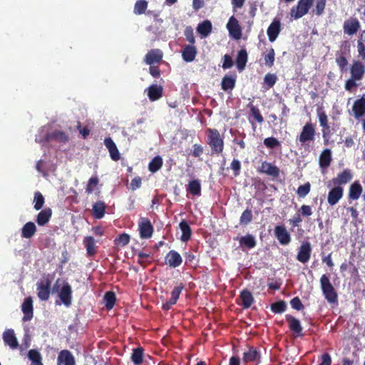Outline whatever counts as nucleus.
Instances as JSON below:
<instances>
[{
  "label": "nucleus",
  "mask_w": 365,
  "mask_h": 365,
  "mask_svg": "<svg viewBox=\"0 0 365 365\" xmlns=\"http://www.w3.org/2000/svg\"><path fill=\"white\" fill-rule=\"evenodd\" d=\"M183 287L181 285H178L174 287L173 290L171 293V297H170V304H175L177 302L178 299L179 298V296L182 290Z\"/></svg>",
  "instance_id": "obj_53"
},
{
  "label": "nucleus",
  "mask_w": 365,
  "mask_h": 365,
  "mask_svg": "<svg viewBox=\"0 0 365 365\" xmlns=\"http://www.w3.org/2000/svg\"><path fill=\"white\" fill-rule=\"evenodd\" d=\"M147 94L151 101H155L160 99L163 94V88L161 86L156 84L151 85L147 89Z\"/></svg>",
  "instance_id": "obj_19"
},
{
  "label": "nucleus",
  "mask_w": 365,
  "mask_h": 365,
  "mask_svg": "<svg viewBox=\"0 0 365 365\" xmlns=\"http://www.w3.org/2000/svg\"><path fill=\"white\" fill-rule=\"evenodd\" d=\"M28 357L31 361V364L39 363L42 358L41 354L36 350H30L28 353Z\"/></svg>",
  "instance_id": "obj_51"
},
{
  "label": "nucleus",
  "mask_w": 365,
  "mask_h": 365,
  "mask_svg": "<svg viewBox=\"0 0 365 365\" xmlns=\"http://www.w3.org/2000/svg\"><path fill=\"white\" fill-rule=\"evenodd\" d=\"M321 288L325 299L329 303H334L337 300V294L334 287L331 284L329 279L326 274H323L320 278Z\"/></svg>",
  "instance_id": "obj_3"
},
{
  "label": "nucleus",
  "mask_w": 365,
  "mask_h": 365,
  "mask_svg": "<svg viewBox=\"0 0 365 365\" xmlns=\"http://www.w3.org/2000/svg\"><path fill=\"white\" fill-rule=\"evenodd\" d=\"M182 259L180 255L175 250L170 251L165 257V262L171 267H177L181 264Z\"/></svg>",
  "instance_id": "obj_18"
},
{
  "label": "nucleus",
  "mask_w": 365,
  "mask_h": 365,
  "mask_svg": "<svg viewBox=\"0 0 365 365\" xmlns=\"http://www.w3.org/2000/svg\"><path fill=\"white\" fill-rule=\"evenodd\" d=\"M353 111L356 118H359L365 113V98H361L356 100L353 106Z\"/></svg>",
  "instance_id": "obj_28"
},
{
  "label": "nucleus",
  "mask_w": 365,
  "mask_h": 365,
  "mask_svg": "<svg viewBox=\"0 0 365 365\" xmlns=\"http://www.w3.org/2000/svg\"><path fill=\"white\" fill-rule=\"evenodd\" d=\"M242 360L246 363H257L259 361V354L256 349L251 348L244 353Z\"/></svg>",
  "instance_id": "obj_30"
},
{
  "label": "nucleus",
  "mask_w": 365,
  "mask_h": 365,
  "mask_svg": "<svg viewBox=\"0 0 365 365\" xmlns=\"http://www.w3.org/2000/svg\"><path fill=\"white\" fill-rule=\"evenodd\" d=\"M131 360L135 365L141 364L143 361V349L140 348L134 349L131 355Z\"/></svg>",
  "instance_id": "obj_47"
},
{
  "label": "nucleus",
  "mask_w": 365,
  "mask_h": 365,
  "mask_svg": "<svg viewBox=\"0 0 365 365\" xmlns=\"http://www.w3.org/2000/svg\"><path fill=\"white\" fill-rule=\"evenodd\" d=\"M179 226L182 232L181 240L183 242L187 241L191 235V230L190 226L185 221L181 222Z\"/></svg>",
  "instance_id": "obj_40"
},
{
  "label": "nucleus",
  "mask_w": 365,
  "mask_h": 365,
  "mask_svg": "<svg viewBox=\"0 0 365 365\" xmlns=\"http://www.w3.org/2000/svg\"><path fill=\"white\" fill-rule=\"evenodd\" d=\"M286 307L285 302L280 301L272 305V310L275 313H282L285 311Z\"/></svg>",
  "instance_id": "obj_57"
},
{
  "label": "nucleus",
  "mask_w": 365,
  "mask_h": 365,
  "mask_svg": "<svg viewBox=\"0 0 365 365\" xmlns=\"http://www.w3.org/2000/svg\"><path fill=\"white\" fill-rule=\"evenodd\" d=\"M148 8V1L145 0H138L134 5L133 12L135 14L140 15L145 12Z\"/></svg>",
  "instance_id": "obj_42"
},
{
  "label": "nucleus",
  "mask_w": 365,
  "mask_h": 365,
  "mask_svg": "<svg viewBox=\"0 0 365 365\" xmlns=\"http://www.w3.org/2000/svg\"><path fill=\"white\" fill-rule=\"evenodd\" d=\"M60 288L58 291V297L61 300L62 303L66 307H69L71 304L72 300V289L68 283L58 279L53 289Z\"/></svg>",
  "instance_id": "obj_2"
},
{
  "label": "nucleus",
  "mask_w": 365,
  "mask_h": 365,
  "mask_svg": "<svg viewBox=\"0 0 365 365\" xmlns=\"http://www.w3.org/2000/svg\"><path fill=\"white\" fill-rule=\"evenodd\" d=\"M357 50L359 52V56L363 59H365V44L364 42L359 40L357 41Z\"/></svg>",
  "instance_id": "obj_64"
},
{
  "label": "nucleus",
  "mask_w": 365,
  "mask_h": 365,
  "mask_svg": "<svg viewBox=\"0 0 365 365\" xmlns=\"http://www.w3.org/2000/svg\"><path fill=\"white\" fill-rule=\"evenodd\" d=\"M58 365H75L76 361L73 354L68 350L61 351L57 359Z\"/></svg>",
  "instance_id": "obj_16"
},
{
  "label": "nucleus",
  "mask_w": 365,
  "mask_h": 365,
  "mask_svg": "<svg viewBox=\"0 0 365 365\" xmlns=\"http://www.w3.org/2000/svg\"><path fill=\"white\" fill-rule=\"evenodd\" d=\"M316 135V126L312 122H307L302 128V130L297 137V140L302 144L314 141Z\"/></svg>",
  "instance_id": "obj_5"
},
{
  "label": "nucleus",
  "mask_w": 365,
  "mask_h": 365,
  "mask_svg": "<svg viewBox=\"0 0 365 365\" xmlns=\"http://www.w3.org/2000/svg\"><path fill=\"white\" fill-rule=\"evenodd\" d=\"M204 152V148L200 144H194L192 149V155L194 158H199Z\"/></svg>",
  "instance_id": "obj_61"
},
{
  "label": "nucleus",
  "mask_w": 365,
  "mask_h": 365,
  "mask_svg": "<svg viewBox=\"0 0 365 365\" xmlns=\"http://www.w3.org/2000/svg\"><path fill=\"white\" fill-rule=\"evenodd\" d=\"M317 116L321 127H325L329 125L328 117L326 113L322 109L317 110Z\"/></svg>",
  "instance_id": "obj_52"
},
{
  "label": "nucleus",
  "mask_w": 365,
  "mask_h": 365,
  "mask_svg": "<svg viewBox=\"0 0 365 365\" xmlns=\"http://www.w3.org/2000/svg\"><path fill=\"white\" fill-rule=\"evenodd\" d=\"M322 137H323L324 143H327L329 141V139L331 136V134L330 126H329V125H327V126L322 127Z\"/></svg>",
  "instance_id": "obj_63"
},
{
  "label": "nucleus",
  "mask_w": 365,
  "mask_h": 365,
  "mask_svg": "<svg viewBox=\"0 0 365 365\" xmlns=\"http://www.w3.org/2000/svg\"><path fill=\"white\" fill-rule=\"evenodd\" d=\"M263 56L265 65L269 68L272 67L275 59V52L274 48H269L267 53H263Z\"/></svg>",
  "instance_id": "obj_43"
},
{
  "label": "nucleus",
  "mask_w": 365,
  "mask_h": 365,
  "mask_svg": "<svg viewBox=\"0 0 365 365\" xmlns=\"http://www.w3.org/2000/svg\"><path fill=\"white\" fill-rule=\"evenodd\" d=\"M83 244L86 248L87 254L90 256L93 255L96 252L95 240L92 237H86L83 240Z\"/></svg>",
  "instance_id": "obj_34"
},
{
  "label": "nucleus",
  "mask_w": 365,
  "mask_h": 365,
  "mask_svg": "<svg viewBox=\"0 0 365 365\" xmlns=\"http://www.w3.org/2000/svg\"><path fill=\"white\" fill-rule=\"evenodd\" d=\"M264 145L267 148H275L281 145L280 142L274 137H269L264 140Z\"/></svg>",
  "instance_id": "obj_50"
},
{
  "label": "nucleus",
  "mask_w": 365,
  "mask_h": 365,
  "mask_svg": "<svg viewBox=\"0 0 365 365\" xmlns=\"http://www.w3.org/2000/svg\"><path fill=\"white\" fill-rule=\"evenodd\" d=\"M277 81V77L274 73H267L264 77V83L268 88H272Z\"/></svg>",
  "instance_id": "obj_46"
},
{
  "label": "nucleus",
  "mask_w": 365,
  "mask_h": 365,
  "mask_svg": "<svg viewBox=\"0 0 365 365\" xmlns=\"http://www.w3.org/2000/svg\"><path fill=\"white\" fill-rule=\"evenodd\" d=\"M130 236L128 234H121L115 240V242L117 245L123 247L129 243Z\"/></svg>",
  "instance_id": "obj_56"
},
{
  "label": "nucleus",
  "mask_w": 365,
  "mask_h": 365,
  "mask_svg": "<svg viewBox=\"0 0 365 365\" xmlns=\"http://www.w3.org/2000/svg\"><path fill=\"white\" fill-rule=\"evenodd\" d=\"M287 320L289 323V329L297 335H301L302 328L299 321L292 316H287Z\"/></svg>",
  "instance_id": "obj_31"
},
{
  "label": "nucleus",
  "mask_w": 365,
  "mask_h": 365,
  "mask_svg": "<svg viewBox=\"0 0 365 365\" xmlns=\"http://www.w3.org/2000/svg\"><path fill=\"white\" fill-rule=\"evenodd\" d=\"M163 57V53L160 49L153 48L145 56L144 61L148 65H153L160 63Z\"/></svg>",
  "instance_id": "obj_11"
},
{
  "label": "nucleus",
  "mask_w": 365,
  "mask_h": 365,
  "mask_svg": "<svg viewBox=\"0 0 365 365\" xmlns=\"http://www.w3.org/2000/svg\"><path fill=\"white\" fill-rule=\"evenodd\" d=\"M104 144H105L106 147L108 148V150L110 153V156L112 158V160H119L120 153L118 152V150L117 148L115 143L112 140V138L110 137L106 138L104 140Z\"/></svg>",
  "instance_id": "obj_25"
},
{
  "label": "nucleus",
  "mask_w": 365,
  "mask_h": 365,
  "mask_svg": "<svg viewBox=\"0 0 365 365\" xmlns=\"http://www.w3.org/2000/svg\"><path fill=\"white\" fill-rule=\"evenodd\" d=\"M313 0H299L297 4L290 10V16L294 19H299L306 15L312 6Z\"/></svg>",
  "instance_id": "obj_4"
},
{
  "label": "nucleus",
  "mask_w": 365,
  "mask_h": 365,
  "mask_svg": "<svg viewBox=\"0 0 365 365\" xmlns=\"http://www.w3.org/2000/svg\"><path fill=\"white\" fill-rule=\"evenodd\" d=\"M351 77L361 81L365 74V66L359 61H354L350 67Z\"/></svg>",
  "instance_id": "obj_12"
},
{
  "label": "nucleus",
  "mask_w": 365,
  "mask_h": 365,
  "mask_svg": "<svg viewBox=\"0 0 365 365\" xmlns=\"http://www.w3.org/2000/svg\"><path fill=\"white\" fill-rule=\"evenodd\" d=\"M235 78L232 76H224L221 82L222 89L225 91L232 90L235 88Z\"/></svg>",
  "instance_id": "obj_36"
},
{
  "label": "nucleus",
  "mask_w": 365,
  "mask_h": 365,
  "mask_svg": "<svg viewBox=\"0 0 365 365\" xmlns=\"http://www.w3.org/2000/svg\"><path fill=\"white\" fill-rule=\"evenodd\" d=\"M4 343L11 349L17 348L19 343L13 329H6L3 334Z\"/></svg>",
  "instance_id": "obj_23"
},
{
  "label": "nucleus",
  "mask_w": 365,
  "mask_h": 365,
  "mask_svg": "<svg viewBox=\"0 0 365 365\" xmlns=\"http://www.w3.org/2000/svg\"><path fill=\"white\" fill-rule=\"evenodd\" d=\"M38 297L41 300L46 301L50 296L51 282L48 278L41 279L36 284Z\"/></svg>",
  "instance_id": "obj_7"
},
{
  "label": "nucleus",
  "mask_w": 365,
  "mask_h": 365,
  "mask_svg": "<svg viewBox=\"0 0 365 365\" xmlns=\"http://www.w3.org/2000/svg\"><path fill=\"white\" fill-rule=\"evenodd\" d=\"M139 231L141 238L150 237L153 234V226L150 222L145 218H141L139 222Z\"/></svg>",
  "instance_id": "obj_15"
},
{
  "label": "nucleus",
  "mask_w": 365,
  "mask_h": 365,
  "mask_svg": "<svg viewBox=\"0 0 365 365\" xmlns=\"http://www.w3.org/2000/svg\"><path fill=\"white\" fill-rule=\"evenodd\" d=\"M252 218V215L250 210H245L241 217H240V223L241 224H248L251 222Z\"/></svg>",
  "instance_id": "obj_60"
},
{
  "label": "nucleus",
  "mask_w": 365,
  "mask_h": 365,
  "mask_svg": "<svg viewBox=\"0 0 365 365\" xmlns=\"http://www.w3.org/2000/svg\"><path fill=\"white\" fill-rule=\"evenodd\" d=\"M68 135L61 130H54L51 133H48L46 135V140L49 141L51 140H55L61 143H66L68 141Z\"/></svg>",
  "instance_id": "obj_27"
},
{
  "label": "nucleus",
  "mask_w": 365,
  "mask_h": 365,
  "mask_svg": "<svg viewBox=\"0 0 365 365\" xmlns=\"http://www.w3.org/2000/svg\"><path fill=\"white\" fill-rule=\"evenodd\" d=\"M274 233L282 245H287L290 242V235L283 226H277L274 229Z\"/></svg>",
  "instance_id": "obj_22"
},
{
  "label": "nucleus",
  "mask_w": 365,
  "mask_h": 365,
  "mask_svg": "<svg viewBox=\"0 0 365 365\" xmlns=\"http://www.w3.org/2000/svg\"><path fill=\"white\" fill-rule=\"evenodd\" d=\"M328 194L327 201L330 205H336L343 196V188L341 186L335 185L330 187Z\"/></svg>",
  "instance_id": "obj_13"
},
{
  "label": "nucleus",
  "mask_w": 365,
  "mask_h": 365,
  "mask_svg": "<svg viewBox=\"0 0 365 365\" xmlns=\"http://www.w3.org/2000/svg\"><path fill=\"white\" fill-rule=\"evenodd\" d=\"M259 169L260 172L264 173L273 178L277 177L279 174V168L267 161L263 162Z\"/></svg>",
  "instance_id": "obj_24"
},
{
  "label": "nucleus",
  "mask_w": 365,
  "mask_h": 365,
  "mask_svg": "<svg viewBox=\"0 0 365 365\" xmlns=\"http://www.w3.org/2000/svg\"><path fill=\"white\" fill-rule=\"evenodd\" d=\"M104 301L106 307L108 309H110L113 307L115 302V296L113 292H108L104 296Z\"/></svg>",
  "instance_id": "obj_44"
},
{
  "label": "nucleus",
  "mask_w": 365,
  "mask_h": 365,
  "mask_svg": "<svg viewBox=\"0 0 365 365\" xmlns=\"http://www.w3.org/2000/svg\"><path fill=\"white\" fill-rule=\"evenodd\" d=\"M34 208L36 210H40L44 203V198L40 192H36L34 199Z\"/></svg>",
  "instance_id": "obj_54"
},
{
  "label": "nucleus",
  "mask_w": 365,
  "mask_h": 365,
  "mask_svg": "<svg viewBox=\"0 0 365 365\" xmlns=\"http://www.w3.org/2000/svg\"><path fill=\"white\" fill-rule=\"evenodd\" d=\"M248 107L250 108V113L248 115V120L252 125L254 130H255L256 125L255 122L262 123L264 122V118L260 113L259 109L252 103H249Z\"/></svg>",
  "instance_id": "obj_10"
},
{
  "label": "nucleus",
  "mask_w": 365,
  "mask_h": 365,
  "mask_svg": "<svg viewBox=\"0 0 365 365\" xmlns=\"http://www.w3.org/2000/svg\"><path fill=\"white\" fill-rule=\"evenodd\" d=\"M361 192V185L355 182L350 186L349 196L352 200H357L360 197Z\"/></svg>",
  "instance_id": "obj_35"
},
{
  "label": "nucleus",
  "mask_w": 365,
  "mask_h": 365,
  "mask_svg": "<svg viewBox=\"0 0 365 365\" xmlns=\"http://www.w3.org/2000/svg\"><path fill=\"white\" fill-rule=\"evenodd\" d=\"M357 81H359L352 77H350L345 82V85H344L345 90L347 91H351L354 88L358 86V84L356 83Z\"/></svg>",
  "instance_id": "obj_59"
},
{
  "label": "nucleus",
  "mask_w": 365,
  "mask_h": 365,
  "mask_svg": "<svg viewBox=\"0 0 365 365\" xmlns=\"http://www.w3.org/2000/svg\"><path fill=\"white\" fill-rule=\"evenodd\" d=\"M310 191V184L306 183L304 185H300L297 189V194L299 197H305Z\"/></svg>",
  "instance_id": "obj_58"
},
{
  "label": "nucleus",
  "mask_w": 365,
  "mask_h": 365,
  "mask_svg": "<svg viewBox=\"0 0 365 365\" xmlns=\"http://www.w3.org/2000/svg\"><path fill=\"white\" fill-rule=\"evenodd\" d=\"M312 247L309 242H303L299 248V251L297 254V259L298 261L302 263L307 262L311 256Z\"/></svg>",
  "instance_id": "obj_14"
},
{
  "label": "nucleus",
  "mask_w": 365,
  "mask_h": 365,
  "mask_svg": "<svg viewBox=\"0 0 365 365\" xmlns=\"http://www.w3.org/2000/svg\"><path fill=\"white\" fill-rule=\"evenodd\" d=\"M184 36L190 45H193L195 43V38L193 34V29L190 26H187L184 31Z\"/></svg>",
  "instance_id": "obj_49"
},
{
  "label": "nucleus",
  "mask_w": 365,
  "mask_h": 365,
  "mask_svg": "<svg viewBox=\"0 0 365 365\" xmlns=\"http://www.w3.org/2000/svg\"><path fill=\"white\" fill-rule=\"evenodd\" d=\"M187 190L194 195H200L201 193V185L199 180H193L187 185Z\"/></svg>",
  "instance_id": "obj_39"
},
{
  "label": "nucleus",
  "mask_w": 365,
  "mask_h": 365,
  "mask_svg": "<svg viewBox=\"0 0 365 365\" xmlns=\"http://www.w3.org/2000/svg\"><path fill=\"white\" fill-rule=\"evenodd\" d=\"M51 216V210L50 209H45L40 212L37 216V223L39 225H44L46 224Z\"/></svg>",
  "instance_id": "obj_37"
},
{
  "label": "nucleus",
  "mask_w": 365,
  "mask_h": 365,
  "mask_svg": "<svg viewBox=\"0 0 365 365\" xmlns=\"http://www.w3.org/2000/svg\"><path fill=\"white\" fill-rule=\"evenodd\" d=\"M196 29L202 38H205L211 34L212 25L210 20H205L197 25Z\"/></svg>",
  "instance_id": "obj_26"
},
{
  "label": "nucleus",
  "mask_w": 365,
  "mask_h": 365,
  "mask_svg": "<svg viewBox=\"0 0 365 365\" xmlns=\"http://www.w3.org/2000/svg\"><path fill=\"white\" fill-rule=\"evenodd\" d=\"M36 231V227L34 222L26 223L21 230V236L24 238L31 237Z\"/></svg>",
  "instance_id": "obj_32"
},
{
  "label": "nucleus",
  "mask_w": 365,
  "mask_h": 365,
  "mask_svg": "<svg viewBox=\"0 0 365 365\" xmlns=\"http://www.w3.org/2000/svg\"><path fill=\"white\" fill-rule=\"evenodd\" d=\"M227 29L230 35L234 38L238 40L242 36V29L240 26L238 20L232 16L227 24Z\"/></svg>",
  "instance_id": "obj_9"
},
{
  "label": "nucleus",
  "mask_w": 365,
  "mask_h": 365,
  "mask_svg": "<svg viewBox=\"0 0 365 365\" xmlns=\"http://www.w3.org/2000/svg\"><path fill=\"white\" fill-rule=\"evenodd\" d=\"M247 62V52L245 49H241L237 56L236 64L237 69L242 71L245 69Z\"/></svg>",
  "instance_id": "obj_29"
},
{
  "label": "nucleus",
  "mask_w": 365,
  "mask_h": 365,
  "mask_svg": "<svg viewBox=\"0 0 365 365\" xmlns=\"http://www.w3.org/2000/svg\"><path fill=\"white\" fill-rule=\"evenodd\" d=\"M240 299V304L244 308H249L254 301L252 294L247 290H244L241 292Z\"/></svg>",
  "instance_id": "obj_33"
},
{
  "label": "nucleus",
  "mask_w": 365,
  "mask_h": 365,
  "mask_svg": "<svg viewBox=\"0 0 365 365\" xmlns=\"http://www.w3.org/2000/svg\"><path fill=\"white\" fill-rule=\"evenodd\" d=\"M327 0H315V9L314 13L317 16H321L325 9Z\"/></svg>",
  "instance_id": "obj_48"
},
{
  "label": "nucleus",
  "mask_w": 365,
  "mask_h": 365,
  "mask_svg": "<svg viewBox=\"0 0 365 365\" xmlns=\"http://www.w3.org/2000/svg\"><path fill=\"white\" fill-rule=\"evenodd\" d=\"M281 31V24L279 20H273L267 29V35L269 41L273 42L276 40Z\"/></svg>",
  "instance_id": "obj_17"
},
{
  "label": "nucleus",
  "mask_w": 365,
  "mask_h": 365,
  "mask_svg": "<svg viewBox=\"0 0 365 365\" xmlns=\"http://www.w3.org/2000/svg\"><path fill=\"white\" fill-rule=\"evenodd\" d=\"M197 51L193 45H185L182 50V58L185 62H192L195 60Z\"/></svg>",
  "instance_id": "obj_20"
},
{
  "label": "nucleus",
  "mask_w": 365,
  "mask_h": 365,
  "mask_svg": "<svg viewBox=\"0 0 365 365\" xmlns=\"http://www.w3.org/2000/svg\"><path fill=\"white\" fill-rule=\"evenodd\" d=\"M240 244L241 246H244L250 249L253 248L256 245V241L252 235H247L240 239Z\"/></svg>",
  "instance_id": "obj_41"
},
{
  "label": "nucleus",
  "mask_w": 365,
  "mask_h": 365,
  "mask_svg": "<svg viewBox=\"0 0 365 365\" xmlns=\"http://www.w3.org/2000/svg\"><path fill=\"white\" fill-rule=\"evenodd\" d=\"M22 312L24 314L23 317L24 321H29L33 317V301L31 297H27L24 299L22 306Z\"/></svg>",
  "instance_id": "obj_21"
},
{
  "label": "nucleus",
  "mask_w": 365,
  "mask_h": 365,
  "mask_svg": "<svg viewBox=\"0 0 365 365\" xmlns=\"http://www.w3.org/2000/svg\"><path fill=\"white\" fill-rule=\"evenodd\" d=\"M232 66H233V60H232V57L228 54H225L223 56V63L222 66V68H224V69L230 68L231 67H232Z\"/></svg>",
  "instance_id": "obj_62"
},
{
  "label": "nucleus",
  "mask_w": 365,
  "mask_h": 365,
  "mask_svg": "<svg viewBox=\"0 0 365 365\" xmlns=\"http://www.w3.org/2000/svg\"><path fill=\"white\" fill-rule=\"evenodd\" d=\"M105 203L99 201L96 202L93 206V215L96 218L101 219L103 217L105 213Z\"/></svg>",
  "instance_id": "obj_38"
},
{
  "label": "nucleus",
  "mask_w": 365,
  "mask_h": 365,
  "mask_svg": "<svg viewBox=\"0 0 365 365\" xmlns=\"http://www.w3.org/2000/svg\"><path fill=\"white\" fill-rule=\"evenodd\" d=\"M360 29L361 23L356 17H349L343 24L344 33L349 36L356 34Z\"/></svg>",
  "instance_id": "obj_6"
},
{
  "label": "nucleus",
  "mask_w": 365,
  "mask_h": 365,
  "mask_svg": "<svg viewBox=\"0 0 365 365\" xmlns=\"http://www.w3.org/2000/svg\"><path fill=\"white\" fill-rule=\"evenodd\" d=\"M206 143L213 153L220 154L224 148V141L220 132L215 128H207L205 130Z\"/></svg>",
  "instance_id": "obj_1"
},
{
  "label": "nucleus",
  "mask_w": 365,
  "mask_h": 365,
  "mask_svg": "<svg viewBox=\"0 0 365 365\" xmlns=\"http://www.w3.org/2000/svg\"><path fill=\"white\" fill-rule=\"evenodd\" d=\"M336 63L341 72H344L346 70L348 61H347L346 58L344 56L342 55V56L336 57Z\"/></svg>",
  "instance_id": "obj_55"
},
{
  "label": "nucleus",
  "mask_w": 365,
  "mask_h": 365,
  "mask_svg": "<svg viewBox=\"0 0 365 365\" xmlns=\"http://www.w3.org/2000/svg\"><path fill=\"white\" fill-rule=\"evenodd\" d=\"M352 178V174L348 170L343 171L339 173L336 178H333L332 180L328 181L327 182V186L328 187H331L335 185L341 186V185H345L348 182H349Z\"/></svg>",
  "instance_id": "obj_8"
},
{
  "label": "nucleus",
  "mask_w": 365,
  "mask_h": 365,
  "mask_svg": "<svg viewBox=\"0 0 365 365\" xmlns=\"http://www.w3.org/2000/svg\"><path fill=\"white\" fill-rule=\"evenodd\" d=\"M98 182L99 180L97 176L91 177L89 179L86 186V192L90 194L92 193L94 190H96L98 185Z\"/></svg>",
  "instance_id": "obj_45"
}]
</instances>
